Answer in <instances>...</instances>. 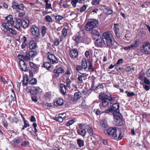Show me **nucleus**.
Segmentation results:
<instances>
[{"label": "nucleus", "instance_id": "1", "mask_svg": "<svg viewBox=\"0 0 150 150\" xmlns=\"http://www.w3.org/2000/svg\"><path fill=\"white\" fill-rule=\"evenodd\" d=\"M102 38L103 43L108 47H111L114 44L113 38L110 32L104 33L102 35Z\"/></svg>", "mask_w": 150, "mask_h": 150}, {"label": "nucleus", "instance_id": "2", "mask_svg": "<svg viewBox=\"0 0 150 150\" xmlns=\"http://www.w3.org/2000/svg\"><path fill=\"white\" fill-rule=\"evenodd\" d=\"M117 129L116 128H110L104 131L105 133L111 137L113 139H115L117 137Z\"/></svg>", "mask_w": 150, "mask_h": 150}, {"label": "nucleus", "instance_id": "3", "mask_svg": "<svg viewBox=\"0 0 150 150\" xmlns=\"http://www.w3.org/2000/svg\"><path fill=\"white\" fill-rule=\"evenodd\" d=\"M98 25V21L93 20L87 23L85 26V29L87 31L91 30L94 28L96 27Z\"/></svg>", "mask_w": 150, "mask_h": 150}, {"label": "nucleus", "instance_id": "4", "mask_svg": "<svg viewBox=\"0 0 150 150\" xmlns=\"http://www.w3.org/2000/svg\"><path fill=\"white\" fill-rule=\"evenodd\" d=\"M142 52L146 54H150V43L148 41L144 42L141 47Z\"/></svg>", "mask_w": 150, "mask_h": 150}, {"label": "nucleus", "instance_id": "5", "mask_svg": "<svg viewBox=\"0 0 150 150\" xmlns=\"http://www.w3.org/2000/svg\"><path fill=\"white\" fill-rule=\"evenodd\" d=\"M111 108L112 111V114L113 115H120L119 113V105L118 103H114L112 105Z\"/></svg>", "mask_w": 150, "mask_h": 150}, {"label": "nucleus", "instance_id": "6", "mask_svg": "<svg viewBox=\"0 0 150 150\" xmlns=\"http://www.w3.org/2000/svg\"><path fill=\"white\" fill-rule=\"evenodd\" d=\"M99 98L101 101L105 100H109L115 101V98L112 97L107 95L104 92H101L100 93L99 95Z\"/></svg>", "mask_w": 150, "mask_h": 150}, {"label": "nucleus", "instance_id": "7", "mask_svg": "<svg viewBox=\"0 0 150 150\" xmlns=\"http://www.w3.org/2000/svg\"><path fill=\"white\" fill-rule=\"evenodd\" d=\"M32 34L36 37L38 38L40 36L39 28L35 25H33L30 28Z\"/></svg>", "mask_w": 150, "mask_h": 150}, {"label": "nucleus", "instance_id": "8", "mask_svg": "<svg viewBox=\"0 0 150 150\" xmlns=\"http://www.w3.org/2000/svg\"><path fill=\"white\" fill-rule=\"evenodd\" d=\"M47 58L50 60L51 64H55L58 63V60L55 56L50 52L48 53Z\"/></svg>", "mask_w": 150, "mask_h": 150}, {"label": "nucleus", "instance_id": "9", "mask_svg": "<svg viewBox=\"0 0 150 150\" xmlns=\"http://www.w3.org/2000/svg\"><path fill=\"white\" fill-rule=\"evenodd\" d=\"M12 26L20 30V27L21 26V20L19 19H16L15 21H12Z\"/></svg>", "mask_w": 150, "mask_h": 150}, {"label": "nucleus", "instance_id": "10", "mask_svg": "<svg viewBox=\"0 0 150 150\" xmlns=\"http://www.w3.org/2000/svg\"><path fill=\"white\" fill-rule=\"evenodd\" d=\"M18 59L20 60V61H25L27 62L30 60L31 59L28 52H26L25 55L19 54L18 56Z\"/></svg>", "mask_w": 150, "mask_h": 150}, {"label": "nucleus", "instance_id": "11", "mask_svg": "<svg viewBox=\"0 0 150 150\" xmlns=\"http://www.w3.org/2000/svg\"><path fill=\"white\" fill-rule=\"evenodd\" d=\"M120 115H116L113 116L116 120V125L118 126H121L123 123V121L122 119V117L120 116Z\"/></svg>", "mask_w": 150, "mask_h": 150}, {"label": "nucleus", "instance_id": "12", "mask_svg": "<svg viewBox=\"0 0 150 150\" xmlns=\"http://www.w3.org/2000/svg\"><path fill=\"white\" fill-rule=\"evenodd\" d=\"M28 88H26V91L28 93H30L32 95H35L38 94L40 91V89H39V88H36L34 87H33L30 89V90L29 91H28Z\"/></svg>", "mask_w": 150, "mask_h": 150}, {"label": "nucleus", "instance_id": "13", "mask_svg": "<svg viewBox=\"0 0 150 150\" xmlns=\"http://www.w3.org/2000/svg\"><path fill=\"white\" fill-rule=\"evenodd\" d=\"M115 101L109 100H105L102 101V104L103 106L106 108H110L112 106V104Z\"/></svg>", "mask_w": 150, "mask_h": 150}, {"label": "nucleus", "instance_id": "14", "mask_svg": "<svg viewBox=\"0 0 150 150\" xmlns=\"http://www.w3.org/2000/svg\"><path fill=\"white\" fill-rule=\"evenodd\" d=\"M2 25L3 28V31L4 33H6L12 26L11 23L8 22L3 23Z\"/></svg>", "mask_w": 150, "mask_h": 150}, {"label": "nucleus", "instance_id": "15", "mask_svg": "<svg viewBox=\"0 0 150 150\" xmlns=\"http://www.w3.org/2000/svg\"><path fill=\"white\" fill-rule=\"evenodd\" d=\"M86 39V37L85 36L81 37V36H76L74 39V40L78 43L79 42H84Z\"/></svg>", "mask_w": 150, "mask_h": 150}, {"label": "nucleus", "instance_id": "16", "mask_svg": "<svg viewBox=\"0 0 150 150\" xmlns=\"http://www.w3.org/2000/svg\"><path fill=\"white\" fill-rule=\"evenodd\" d=\"M70 57L72 58H75L78 57V53L77 50L75 49H72L69 51Z\"/></svg>", "mask_w": 150, "mask_h": 150}, {"label": "nucleus", "instance_id": "17", "mask_svg": "<svg viewBox=\"0 0 150 150\" xmlns=\"http://www.w3.org/2000/svg\"><path fill=\"white\" fill-rule=\"evenodd\" d=\"M21 7V9L17 10V11L18 13V16L20 17H21L23 16L25 14L24 11L23 10L24 6L22 4H21V5L20 6Z\"/></svg>", "mask_w": 150, "mask_h": 150}, {"label": "nucleus", "instance_id": "18", "mask_svg": "<svg viewBox=\"0 0 150 150\" xmlns=\"http://www.w3.org/2000/svg\"><path fill=\"white\" fill-rule=\"evenodd\" d=\"M114 30L116 36L118 38H120V33L119 31V28L118 27V25L117 24H115Z\"/></svg>", "mask_w": 150, "mask_h": 150}, {"label": "nucleus", "instance_id": "19", "mask_svg": "<svg viewBox=\"0 0 150 150\" xmlns=\"http://www.w3.org/2000/svg\"><path fill=\"white\" fill-rule=\"evenodd\" d=\"M19 63L20 69L22 71H25L27 69V67L24 62L20 60Z\"/></svg>", "mask_w": 150, "mask_h": 150}, {"label": "nucleus", "instance_id": "20", "mask_svg": "<svg viewBox=\"0 0 150 150\" xmlns=\"http://www.w3.org/2000/svg\"><path fill=\"white\" fill-rule=\"evenodd\" d=\"M66 86L62 83L60 85V91L61 93L63 94H65L66 92Z\"/></svg>", "mask_w": 150, "mask_h": 150}, {"label": "nucleus", "instance_id": "21", "mask_svg": "<svg viewBox=\"0 0 150 150\" xmlns=\"http://www.w3.org/2000/svg\"><path fill=\"white\" fill-rule=\"evenodd\" d=\"M29 21L28 20L21 21V26L24 29L28 27L29 25Z\"/></svg>", "mask_w": 150, "mask_h": 150}, {"label": "nucleus", "instance_id": "22", "mask_svg": "<svg viewBox=\"0 0 150 150\" xmlns=\"http://www.w3.org/2000/svg\"><path fill=\"white\" fill-rule=\"evenodd\" d=\"M103 39L101 38L98 39L95 42V44L96 46L98 47H101L103 45Z\"/></svg>", "mask_w": 150, "mask_h": 150}, {"label": "nucleus", "instance_id": "23", "mask_svg": "<svg viewBox=\"0 0 150 150\" xmlns=\"http://www.w3.org/2000/svg\"><path fill=\"white\" fill-rule=\"evenodd\" d=\"M38 46L34 41H32L29 43V48L30 49L34 50L37 48Z\"/></svg>", "mask_w": 150, "mask_h": 150}, {"label": "nucleus", "instance_id": "24", "mask_svg": "<svg viewBox=\"0 0 150 150\" xmlns=\"http://www.w3.org/2000/svg\"><path fill=\"white\" fill-rule=\"evenodd\" d=\"M81 96V93L79 92H76L74 94V96L73 101H76L79 99Z\"/></svg>", "mask_w": 150, "mask_h": 150}, {"label": "nucleus", "instance_id": "25", "mask_svg": "<svg viewBox=\"0 0 150 150\" xmlns=\"http://www.w3.org/2000/svg\"><path fill=\"white\" fill-rule=\"evenodd\" d=\"M91 33L93 37L95 36L99 37L100 36L99 32L96 30L95 29L91 30Z\"/></svg>", "mask_w": 150, "mask_h": 150}, {"label": "nucleus", "instance_id": "26", "mask_svg": "<svg viewBox=\"0 0 150 150\" xmlns=\"http://www.w3.org/2000/svg\"><path fill=\"white\" fill-rule=\"evenodd\" d=\"M63 104V100L61 98H59L56 102L54 103V105L56 106H60L62 105Z\"/></svg>", "mask_w": 150, "mask_h": 150}, {"label": "nucleus", "instance_id": "27", "mask_svg": "<svg viewBox=\"0 0 150 150\" xmlns=\"http://www.w3.org/2000/svg\"><path fill=\"white\" fill-rule=\"evenodd\" d=\"M77 133L78 134L84 137L86 134V131L83 129H80L77 130Z\"/></svg>", "mask_w": 150, "mask_h": 150}, {"label": "nucleus", "instance_id": "28", "mask_svg": "<svg viewBox=\"0 0 150 150\" xmlns=\"http://www.w3.org/2000/svg\"><path fill=\"white\" fill-rule=\"evenodd\" d=\"M45 20L46 22L50 23H52L53 22V20L52 17L48 15L46 16L45 17Z\"/></svg>", "mask_w": 150, "mask_h": 150}, {"label": "nucleus", "instance_id": "29", "mask_svg": "<svg viewBox=\"0 0 150 150\" xmlns=\"http://www.w3.org/2000/svg\"><path fill=\"white\" fill-rule=\"evenodd\" d=\"M62 115L59 114L58 117H54L53 119L57 121L62 122L63 120V117H62Z\"/></svg>", "mask_w": 150, "mask_h": 150}, {"label": "nucleus", "instance_id": "30", "mask_svg": "<svg viewBox=\"0 0 150 150\" xmlns=\"http://www.w3.org/2000/svg\"><path fill=\"white\" fill-rule=\"evenodd\" d=\"M31 58L35 57L37 54V52L35 51H30L28 52Z\"/></svg>", "mask_w": 150, "mask_h": 150}, {"label": "nucleus", "instance_id": "31", "mask_svg": "<svg viewBox=\"0 0 150 150\" xmlns=\"http://www.w3.org/2000/svg\"><path fill=\"white\" fill-rule=\"evenodd\" d=\"M43 67L46 68L47 70H49L51 67V65L49 62H45L44 63Z\"/></svg>", "mask_w": 150, "mask_h": 150}, {"label": "nucleus", "instance_id": "32", "mask_svg": "<svg viewBox=\"0 0 150 150\" xmlns=\"http://www.w3.org/2000/svg\"><path fill=\"white\" fill-rule=\"evenodd\" d=\"M88 127V128L87 129V131L88 133L90 134L91 136H93L94 135V136L96 135V134H94L93 132L92 129L88 125H87Z\"/></svg>", "mask_w": 150, "mask_h": 150}, {"label": "nucleus", "instance_id": "33", "mask_svg": "<svg viewBox=\"0 0 150 150\" xmlns=\"http://www.w3.org/2000/svg\"><path fill=\"white\" fill-rule=\"evenodd\" d=\"M82 67L84 69L87 68L88 67L86 60V59H83L82 60Z\"/></svg>", "mask_w": 150, "mask_h": 150}, {"label": "nucleus", "instance_id": "34", "mask_svg": "<svg viewBox=\"0 0 150 150\" xmlns=\"http://www.w3.org/2000/svg\"><path fill=\"white\" fill-rule=\"evenodd\" d=\"M77 143L80 147H81L84 145L83 141L80 139H77Z\"/></svg>", "mask_w": 150, "mask_h": 150}, {"label": "nucleus", "instance_id": "35", "mask_svg": "<svg viewBox=\"0 0 150 150\" xmlns=\"http://www.w3.org/2000/svg\"><path fill=\"white\" fill-rule=\"evenodd\" d=\"M24 125L23 127L22 128V130L24 129L25 128H26L27 127L30 126V125L28 121L27 120H25L23 121Z\"/></svg>", "mask_w": 150, "mask_h": 150}, {"label": "nucleus", "instance_id": "36", "mask_svg": "<svg viewBox=\"0 0 150 150\" xmlns=\"http://www.w3.org/2000/svg\"><path fill=\"white\" fill-rule=\"evenodd\" d=\"M30 67L35 69L38 70V65L34 64L32 62H30Z\"/></svg>", "mask_w": 150, "mask_h": 150}, {"label": "nucleus", "instance_id": "37", "mask_svg": "<svg viewBox=\"0 0 150 150\" xmlns=\"http://www.w3.org/2000/svg\"><path fill=\"white\" fill-rule=\"evenodd\" d=\"M46 30L47 28L45 26H43L42 28L41 29V34L42 35V36H44L46 32Z\"/></svg>", "mask_w": 150, "mask_h": 150}, {"label": "nucleus", "instance_id": "38", "mask_svg": "<svg viewBox=\"0 0 150 150\" xmlns=\"http://www.w3.org/2000/svg\"><path fill=\"white\" fill-rule=\"evenodd\" d=\"M21 4H19L18 3L15 2H13L12 3V7L13 9H17L18 7H20Z\"/></svg>", "mask_w": 150, "mask_h": 150}, {"label": "nucleus", "instance_id": "39", "mask_svg": "<svg viewBox=\"0 0 150 150\" xmlns=\"http://www.w3.org/2000/svg\"><path fill=\"white\" fill-rule=\"evenodd\" d=\"M29 81L28 77H23V83L25 85L28 83Z\"/></svg>", "mask_w": 150, "mask_h": 150}, {"label": "nucleus", "instance_id": "40", "mask_svg": "<svg viewBox=\"0 0 150 150\" xmlns=\"http://www.w3.org/2000/svg\"><path fill=\"white\" fill-rule=\"evenodd\" d=\"M13 19L12 16L11 15H10L7 16L6 18V19L7 21V22L12 23V20Z\"/></svg>", "mask_w": 150, "mask_h": 150}, {"label": "nucleus", "instance_id": "41", "mask_svg": "<svg viewBox=\"0 0 150 150\" xmlns=\"http://www.w3.org/2000/svg\"><path fill=\"white\" fill-rule=\"evenodd\" d=\"M102 122V126L103 127L105 128H107L108 127L107 123L106 120H103Z\"/></svg>", "mask_w": 150, "mask_h": 150}, {"label": "nucleus", "instance_id": "42", "mask_svg": "<svg viewBox=\"0 0 150 150\" xmlns=\"http://www.w3.org/2000/svg\"><path fill=\"white\" fill-rule=\"evenodd\" d=\"M53 72L54 73V75L53 76H55V78H57L59 76V74L57 69H55L53 70Z\"/></svg>", "mask_w": 150, "mask_h": 150}, {"label": "nucleus", "instance_id": "43", "mask_svg": "<svg viewBox=\"0 0 150 150\" xmlns=\"http://www.w3.org/2000/svg\"><path fill=\"white\" fill-rule=\"evenodd\" d=\"M105 12L106 14L110 15L112 13V11L111 9L110 8H106L105 10Z\"/></svg>", "mask_w": 150, "mask_h": 150}, {"label": "nucleus", "instance_id": "44", "mask_svg": "<svg viewBox=\"0 0 150 150\" xmlns=\"http://www.w3.org/2000/svg\"><path fill=\"white\" fill-rule=\"evenodd\" d=\"M64 18L62 16L58 15L56 16L55 19L57 21H59Z\"/></svg>", "mask_w": 150, "mask_h": 150}, {"label": "nucleus", "instance_id": "45", "mask_svg": "<svg viewBox=\"0 0 150 150\" xmlns=\"http://www.w3.org/2000/svg\"><path fill=\"white\" fill-rule=\"evenodd\" d=\"M23 141V139L21 138H15L13 140V142L14 143H19Z\"/></svg>", "mask_w": 150, "mask_h": 150}, {"label": "nucleus", "instance_id": "46", "mask_svg": "<svg viewBox=\"0 0 150 150\" xmlns=\"http://www.w3.org/2000/svg\"><path fill=\"white\" fill-rule=\"evenodd\" d=\"M37 82V79H31L30 82V84L32 85H34Z\"/></svg>", "mask_w": 150, "mask_h": 150}, {"label": "nucleus", "instance_id": "47", "mask_svg": "<svg viewBox=\"0 0 150 150\" xmlns=\"http://www.w3.org/2000/svg\"><path fill=\"white\" fill-rule=\"evenodd\" d=\"M82 76L79 75L77 78V82L79 83H81L83 82V80L82 78Z\"/></svg>", "mask_w": 150, "mask_h": 150}, {"label": "nucleus", "instance_id": "48", "mask_svg": "<svg viewBox=\"0 0 150 150\" xmlns=\"http://www.w3.org/2000/svg\"><path fill=\"white\" fill-rule=\"evenodd\" d=\"M29 145V143L28 141H24L21 144L22 146L25 147Z\"/></svg>", "mask_w": 150, "mask_h": 150}, {"label": "nucleus", "instance_id": "49", "mask_svg": "<svg viewBox=\"0 0 150 150\" xmlns=\"http://www.w3.org/2000/svg\"><path fill=\"white\" fill-rule=\"evenodd\" d=\"M67 33V30L66 28H64L62 30V34L64 37L65 36Z\"/></svg>", "mask_w": 150, "mask_h": 150}, {"label": "nucleus", "instance_id": "50", "mask_svg": "<svg viewBox=\"0 0 150 150\" xmlns=\"http://www.w3.org/2000/svg\"><path fill=\"white\" fill-rule=\"evenodd\" d=\"M11 33L13 34H16V31L14 29L11 28L8 30Z\"/></svg>", "mask_w": 150, "mask_h": 150}, {"label": "nucleus", "instance_id": "51", "mask_svg": "<svg viewBox=\"0 0 150 150\" xmlns=\"http://www.w3.org/2000/svg\"><path fill=\"white\" fill-rule=\"evenodd\" d=\"M87 6L86 5H83V6L81 7L79 10V11L80 12H82L84 11L86 9Z\"/></svg>", "mask_w": 150, "mask_h": 150}, {"label": "nucleus", "instance_id": "52", "mask_svg": "<svg viewBox=\"0 0 150 150\" xmlns=\"http://www.w3.org/2000/svg\"><path fill=\"white\" fill-rule=\"evenodd\" d=\"M144 81L146 84L149 85L150 83L149 80L148 79L147 77H145L144 79Z\"/></svg>", "mask_w": 150, "mask_h": 150}, {"label": "nucleus", "instance_id": "53", "mask_svg": "<svg viewBox=\"0 0 150 150\" xmlns=\"http://www.w3.org/2000/svg\"><path fill=\"white\" fill-rule=\"evenodd\" d=\"M100 0H93L91 2L92 5H98L99 4Z\"/></svg>", "mask_w": 150, "mask_h": 150}, {"label": "nucleus", "instance_id": "54", "mask_svg": "<svg viewBox=\"0 0 150 150\" xmlns=\"http://www.w3.org/2000/svg\"><path fill=\"white\" fill-rule=\"evenodd\" d=\"M79 1L76 0H73L71 2L72 5L74 7H75L76 6V4Z\"/></svg>", "mask_w": 150, "mask_h": 150}, {"label": "nucleus", "instance_id": "55", "mask_svg": "<svg viewBox=\"0 0 150 150\" xmlns=\"http://www.w3.org/2000/svg\"><path fill=\"white\" fill-rule=\"evenodd\" d=\"M84 36V32L82 31H81L77 34L76 36H81V37Z\"/></svg>", "mask_w": 150, "mask_h": 150}, {"label": "nucleus", "instance_id": "56", "mask_svg": "<svg viewBox=\"0 0 150 150\" xmlns=\"http://www.w3.org/2000/svg\"><path fill=\"white\" fill-rule=\"evenodd\" d=\"M88 69L89 70H91V71L92 72H93L94 71V69L93 67V65H92V64L91 62H90L89 65L88 67Z\"/></svg>", "mask_w": 150, "mask_h": 150}, {"label": "nucleus", "instance_id": "57", "mask_svg": "<svg viewBox=\"0 0 150 150\" xmlns=\"http://www.w3.org/2000/svg\"><path fill=\"white\" fill-rule=\"evenodd\" d=\"M67 2L68 1L67 0L64 1V2L62 4V6L64 8H67L68 6Z\"/></svg>", "mask_w": 150, "mask_h": 150}, {"label": "nucleus", "instance_id": "58", "mask_svg": "<svg viewBox=\"0 0 150 150\" xmlns=\"http://www.w3.org/2000/svg\"><path fill=\"white\" fill-rule=\"evenodd\" d=\"M74 122V121L73 120H71L70 121H69L67 123L66 125L67 126H69V125H72L73 123Z\"/></svg>", "mask_w": 150, "mask_h": 150}, {"label": "nucleus", "instance_id": "59", "mask_svg": "<svg viewBox=\"0 0 150 150\" xmlns=\"http://www.w3.org/2000/svg\"><path fill=\"white\" fill-rule=\"evenodd\" d=\"M143 87L146 91H148L150 89V86L148 85L144 84L143 85Z\"/></svg>", "mask_w": 150, "mask_h": 150}, {"label": "nucleus", "instance_id": "60", "mask_svg": "<svg viewBox=\"0 0 150 150\" xmlns=\"http://www.w3.org/2000/svg\"><path fill=\"white\" fill-rule=\"evenodd\" d=\"M57 71H58L59 74L64 73V69L61 67H59L58 69H57Z\"/></svg>", "mask_w": 150, "mask_h": 150}, {"label": "nucleus", "instance_id": "61", "mask_svg": "<svg viewBox=\"0 0 150 150\" xmlns=\"http://www.w3.org/2000/svg\"><path fill=\"white\" fill-rule=\"evenodd\" d=\"M31 98L33 101L35 102H37L38 101V98L36 97V96H32Z\"/></svg>", "mask_w": 150, "mask_h": 150}, {"label": "nucleus", "instance_id": "62", "mask_svg": "<svg viewBox=\"0 0 150 150\" xmlns=\"http://www.w3.org/2000/svg\"><path fill=\"white\" fill-rule=\"evenodd\" d=\"M123 62V59H119L116 63V64H120L122 63Z\"/></svg>", "mask_w": 150, "mask_h": 150}, {"label": "nucleus", "instance_id": "63", "mask_svg": "<svg viewBox=\"0 0 150 150\" xmlns=\"http://www.w3.org/2000/svg\"><path fill=\"white\" fill-rule=\"evenodd\" d=\"M82 67L81 66L79 65H77L76 66V71H78L80 70H81L82 69Z\"/></svg>", "mask_w": 150, "mask_h": 150}, {"label": "nucleus", "instance_id": "64", "mask_svg": "<svg viewBox=\"0 0 150 150\" xmlns=\"http://www.w3.org/2000/svg\"><path fill=\"white\" fill-rule=\"evenodd\" d=\"M146 75L148 77L150 76V69H149L146 72Z\"/></svg>", "mask_w": 150, "mask_h": 150}]
</instances>
